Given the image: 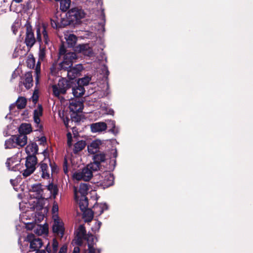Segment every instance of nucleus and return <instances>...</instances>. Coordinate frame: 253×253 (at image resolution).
<instances>
[{"label":"nucleus","mask_w":253,"mask_h":253,"mask_svg":"<svg viewBox=\"0 0 253 253\" xmlns=\"http://www.w3.org/2000/svg\"><path fill=\"white\" fill-rule=\"evenodd\" d=\"M39 150L38 146L36 142L30 143L26 147L25 151L28 155L25 163L26 169L24 170L22 174L24 177L30 175L35 170L36 165L38 163L36 154Z\"/></svg>","instance_id":"f257e3e1"},{"label":"nucleus","mask_w":253,"mask_h":253,"mask_svg":"<svg viewBox=\"0 0 253 253\" xmlns=\"http://www.w3.org/2000/svg\"><path fill=\"white\" fill-rule=\"evenodd\" d=\"M72 86L73 81L62 78L59 80L57 84L52 86L53 94L56 97H58L60 94H65Z\"/></svg>","instance_id":"f03ea898"},{"label":"nucleus","mask_w":253,"mask_h":253,"mask_svg":"<svg viewBox=\"0 0 253 253\" xmlns=\"http://www.w3.org/2000/svg\"><path fill=\"white\" fill-rule=\"evenodd\" d=\"M78 58L77 55L75 52H68L63 57V60L58 65V69L59 70L67 71L69 70L73 65L74 60H75Z\"/></svg>","instance_id":"7ed1b4c3"},{"label":"nucleus","mask_w":253,"mask_h":253,"mask_svg":"<svg viewBox=\"0 0 253 253\" xmlns=\"http://www.w3.org/2000/svg\"><path fill=\"white\" fill-rule=\"evenodd\" d=\"M25 27L26 28V35L24 42L30 50L36 42L34 31L32 25L29 23H27Z\"/></svg>","instance_id":"20e7f679"},{"label":"nucleus","mask_w":253,"mask_h":253,"mask_svg":"<svg viewBox=\"0 0 253 253\" xmlns=\"http://www.w3.org/2000/svg\"><path fill=\"white\" fill-rule=\"evenodd\" d=\"M67 14L70 21H72L74 25L79 23L80 20L84 16L83 10L77 7H74L69 10Z\"/></svg>","instance_id":"39448f33"},{"label":"nucleus","mask_w":253,"mask_h":253,"mask_svg":"<svg viewBox=\"0 0 253 253\" xmlns=\"http://www.w3.org/2000/svg\"><path fill=\"white\" fill-rule=\"evenodd\" d=\"M26 240L30 243V248L32 251L40 249L43 245L42 239L36 237L33 234H29L27 236Z\"/></svg>","instance_id":"423d86ee"},{"label":"nucleus","mask_w":253,"mask_h":253,"mask_svg":"<svg viewBox=\"0 0 253 253\" xmlns=\"http://www.w3.org/2000/svg\"><path fill=\"white\" fill-rule=\"evenodd\" d=\"M93 176L92 172L87 167L82 169L81 171L76 172L74 174V178L77 180L89 181Z\"/></svg>","instance_id":"0eeeda50"},{"label":"nucleus","mask_w":253,"mask_h":253,"mask_svg":"<svg viewBox=\"0 0 253 253\" xmlns=\"http://www.w3.org/2000/svg\"><path fill=\"white\" fill-rule=\"evenodd\" d=\"M83 70V66L81 64L76 65L74 67L72 66L67 72V76L69 80L72 81L74 79L80 76Z\"/></svg>","instance_id":"6e6552de"},{"label":"nucleus","mask_w":253,"mask_h":253,"mask_svg":"<svg viewBox=\"0 0 253 253\" xmlns=\"http://www.w3.org/2000/svg\"><path fill=\"white\" fill-rule=\"evenodd\" d=\"M87 234L84 225H80L77 231L75 237V243L76 245L81 246L83 244V240L86 237Z\"/></svg>","instance_id":"1a4fd4ad"},{"label":"nucleus","mask_w":253,"mask_h":253,"mask_svg":"<svg viewBox=\"0 0 253 253\" xmlns=\"http://www.w3.org/2000/svg\"><path fill=\"white\" fill-rule=\"evenodd\" d=\"M83 107V102L81 100L80 98L72 99L70 101V110L74 113L82 112Z\"/></svg>","instance_id":"9d476101"},{"label":"nucleus","mask_w":253,"mask_h":253,"mask_svg":"<svg viewBox=\"0 0 253 253\" xmlns=\"http://www.w3.org/2000/svg\"><path fill=\"white\" fill-rule=\"evenodd\" d=\"M43 114V108L41 104H38L37 109L34 111V121L35 124L37 125V127H39L40 129H42L43 126L42 125H40L41 119L40 117Z\"/></svg>","instance_id":"9b49d317"},{"label":"nucleus","mask_w":253,"mask_h":253,"mask_svg":"<svg viewBox=\"0 0 253 253\" xmlns=\"http://www.w3.org/2000/svg\"><path fill=\"white\" fill-rule=\"evenodd\" d=\"M103 175L101 176V178H103V179L100 180V184L106 187L113 185L114 179L113 175L108 171L103 172Z\"/></svg>","instance_id":"f8f14e48"},{"label":"nucleus","mask_w":253,"mask_h":253,"mask_svg":"<svg viewBox=\"0 0 253 253\" xmlns=\"http://www.w3.org/2000/svg\"><path fill=\"white\" fill-rule=\"evenodd\" d=\"M75 51L89 57L93 54L92 49L88 44H79L75 47Z\"/></svg>","instance_id":"ddd939ff"},{"label":"nucleus","mask_w":253,"mask_h":253,"mask_svg":"<svg viewBox=\"0 0 253 253\" xmlns=\"http://www.w3.org/2000/svg\"><path fill=\"white\" fill-rule=\"evenodd\" d=\"M72 93L74 96L77 98H80L84 93L85 89L82 85L76 84L73 82V86L71 87Z\"/></svg>","instance_id":"4468645a"},{"label":"nucleus","mask_w":253,"mask_h":253,"mask_svg":"<svg viewBox=\"0 0 253 253\" xmlns=\"http://www.w3.org/2000/svg\"><path fill=\"white\" fill-rule=\"evenodd\" d=\"M64 230L62 222H60L58 219L55 220L52 226L53 232L57 235H60L62 237L64 234Z\"/></svg>","instance_id":"2eb2a0df"},{"label":"nucleus","mask_w":253,"mask_h":253,"mask_svg":"<svg viewBox=\"0 0 253 253\" xmlns=\"http://www.w3.org/2000/svg\"><path fill=\"white\" fill-rule=\"evenodd\" d=\"M107 124L104 122L93 123L90 126L91 130L93 132H101L107 129Z\"/></svg>","instance_id":"dca6fc26"},{"label":"nucleus","mask_w":253,"mask_h":253,"mask_svg":"<svg viewBox=\"0 0 253 253\" xmlns=\"http://www.w3.org/2000/svg\"><path fill=\"white\" fill-rule=\"evenodd\" d=\"M39 166H40V170L42 172V177L48 179L50 178V173L48 167L46 163L41 162Z\"/></svg>","instance_id":"f3484780"},{"label":"nucleus","mask_w":253,"mask_h":253,"mask_svg":"<svg viewBox=\"0 0 253 253\" xmlns=\"http://www.w3.org/2000/svg\"><path fill=\"white\" fill-rule=\"evenodd\" d=\"M19 134L26 135L32 131V127L30 124L22 123L18 128Z\"/></svg>","instance_id":"a211bd4d"},{"label":"nucleus","mask_w":253,"mask_h":253,"mask_svg":"<svg viewBox=\"0 0 253 253\" xmlns=\"http://www.w3.org/2000/svg\"><path fill=\"white\" fill-rule=\"evenodd\" d=\"M59 243L56 238L52 240L51 247L50 246V243L48 242L45 247V250L48 253H57L58 250Z\"/></svg>","instance_id":"6ab92c4d"},{"label":"nucleus","mask_w":253,"mask_h":253,"mask_svg":"<svg viewBox=\"0 0 253 253\" xmlns=\"http://www.w3.org/2000/svg\"><path fill=\"white\" fill-rule=\"evenodd\" d=\"M101 143L100 141L94 140L93 141L87 146V150L88 153L92 154H95L99 151V146Z\"/></svg>","instance_id":"aec40b11"},{"label":"nucleus","mask_w":253,"mask_h":253,"mask_svg":"<svg viewBox=\"0 0 253 253\" xmlns=\"http://www.w3.org/2000/svg\"><path fill=\"white\" fill-rule=\"evenodd\" d=\"M23 84L27 89H30L33 85V80L32 73L27 72L25 74V80Z\"/></svg>","instance_id":"412c9836"},{"label":"nucleus","mask_w":253,"mask_h":253,"mask_svg":"<svg viewBox=\"0 0 253 253\" xmlns=\"http://www.w3.org/2000/svg\"><path fill=\"white\" fill-rule=\"evenodd\" d=\"M93 209L94 213L99 216L103 213L104 210H108V206L106 203L97 204L94 205Z\"/></svg>","instance_id":"4be33fe9"},{"label":"nucleus","mask_w":253,"mask_h":253,"mask_svg":"<svg viewBox=\"0 0 253 253\" xmlns=\"http://www.w3.org/2000/svg\"><path fill=\"white\" fill-rule=\"evenodd\" d=\"M59 17H61V14L57 11L55 14L54 17L50 19L51 25L53 28L55 29L61 28L59 22Z\"/></svg>","instance_id":"5701e85b"},{"label":"nucleus","mask_w":253,"mask_h":253,"mask_svg":"<svg viewBox=\"0 0 253 253\" xmlns=\"http://www.w3.org/2000/svg\"><path fill=\"white\" fill-rule=\"evenodd\" d=\"M17 138H16V135H12L8 139L5 141V146L6 149H11L13 148H16L17 146L16 140Z\"/></svg>","instance_id":"b1692460"},{"label":"nucleus","mask_w":253,"mask_h":253,"mask_svg":"<svg viewBox=\"0 0 253 253\" xmlns=\"http://www.w3.org/2000/svg\"><path fill=\"white\" fill-rule=\"evenodd\" d=\"M86 145L84 140H80L76 142L74 145L73 153L75 154L83 150Z\"/></svg>","instance_id":"393cba45"},{"label":"nucleus","mask_w":253,"mask_h":253,"mask_svg":"<svg viewBox=\"0 0 253 253\" xmlns=\"http://www.w3.org/2000/svg\"><path fill=\"white\" fill-rule=\"evenodd\" d=\"M79 205L82 211H84L88 208V199L86 196H81L79 200Z\"/></svg>","instance_id":"a878e982"},{"label":"nucleus","mask_w":253,"mask_h":253,"mask_svg":"<svg viewBox=\"0 0 253 253\" xmlns=\"http://www.w3.org/2000/svg\"><path fill=\"white\" fill-rule=\"evenodd\" d=\"M60 9L62 12H66L69 10L71 6V0H60Z\"/></svg>","instance_id":"bb28decb"},{"label":"nucleus","mask_w":253,"mask_h":253,"mask_svg":"<svg viewBox=\"0 0 253 253\" xmlns=\"http://www.w3.org/2000/svg\"><path fill=\"white\" fill-rule=\"evenodd\" d=\"M16 138H17L16 140L17 145L21 147H24L27 143L26 135L19 134L18 135H16Z\"/></svg>","instance_id":"cd10ccee"},{"label":"nucleus","mask_w":253,"mask_h":253,"mask_svg":"<svg viewBox=\"0 0 253 253\" xmlns=\"http://www.w3.org/2000/svg\"><path fill=\"white\" fill-rule=\"evenodd\" d=\"M47 189L52 194L53 198L55 199L58 195L59 191L57 185L51 182L47 186Z\"/></svg>","instance_id":"c85d7f7f"},{"label":"nucleus","mask_w":253,"mask_h":253,"mask_svg":"<svg viewBox=\"0 0 253 253\" xmlns=\"http://www.w3.org/2000/svg\"><path fill=\"white\" fill-rule=\"evenodd\" d=\"M59 22L61 28L66 27L70 25H74L72 21H70V19H69V16L66 13L65 17H59Z\"/></svg>","instance_id":"c756f323"},{"label":"nucleus","mask_w":253,"mask_h":253,"mask_svg":"<svg viewBox=\"0 0 253 253\" xmlns=\"http://www.w3.org/2000/svg\"><path fill=\"white\" fill-rule=\"evenodd\" d=\"M77 38L74 34H70L66 38V42L68 47H73L77 42Z\"/></svg>","instance_id":"7c9ffc66"},{"label":"nucleus","mask_w":253,"mask_h":253,"mask_svg":"<svg viewBox=\"0 0 253 253\" xmlns=\"http://www.w3.org/2000/svg\"><path fill=\"white\" fill-rule=\"evenodd\" d=\"M93 160L95 162H98L99 165L101 163L104 162L106 160V155L104 153H99L94 154Z\"/></svg>","instance_id":"2f4dec72"},{"label":"nucleus","mask_w":253,"mask_h":253,"mask_svg":"<svg viewBox=\"0 0 253 253\" xmlns=\"http://www.w3.org/2000/svg\"><path fill=\"white\" fill-rule=\"evenodd\" d=\"M27 104V99L24 97H19L16 102V105L18 109H24Z\"/></svg>","instance_id":"473e14b6"},{"label":"nucleus","mask_w":253,"mask_h":253,"mask_svg":"<svg viewBox=\"0 0 253 253\" xmlns=\"http://www.w3.org/2000/svg\"><path fill=\"white\" fill-rule=\"evenodd\" d=\"M83 212H84V216L85 218V221L88 222H90L93 218V211L87 208Z\"/></svg>","instance_id":"72a5a7b5"},{"label":"nucleus","mask_w":253,"mask_h":253,"mask_svg":"<svg viewBox=\"0 0 253 253\" xmlns=\"http://www.w3.org/2000/svg\"><path fill=\"white\" fill-rule=\"evenodd\" d=\"M41 60H39L37 63V64L35 67V73L36 74V76L35 78L36 80V84H39V79L40 77V74H41Z\"/></svg>","instance_id":"f704fd0d"},{"label":"nucleus","mask_w":253,"mask_h":253,"mask_svg":"<svg viewBox=\"0 0 253 253\" xmlns=\"http://www.w3.org/2000/svg\"><path fill=\"white\" fill-rule=\"evenodd\" d=\"M87 167L93 173V171H96L100 169L101 165L98 162L93 161L92 163H90L87 165Z\"/></svg>","instance_id":"c9c22d12"},{"label":"nucleus","mask_w":253,"mask_h":253,"mask_svg":"<svg viewBox=\"0 0 253 253\" xmlns=\"http://www.w3.org/2000/svg\"><path fill=\"white\" fill-rule=\"evenodd\" d=\"M89 190L88 185L86 184H81L80 185L79 192L81 194V196H86Z\"/></svg>","instance_id":"e433bc0d"},{"label":"nucleus","mask_w":253,"mask_h":253,"mask_svg":"<svg viewBox=\"0 0 253 253\" xmlns=\"http://www.w3.org/2000/svg\"><path fill=\"white\" fill-rule=\"evenodd\" d=\"M91 80V78L89 77H85L81 79H79L78 80L77 82V84L79 85H82L83 87L84 85H87L89 82Z\"/></svg>","instance_id":"4c0bfd02"},{"label":"nucleus","mask_w":253,"mask_h":253,"mask_svg":"<svg viewBox=\"0 0 253 253\" xmlns=\"http://www.w3.org/2000/svg\"><path fill=\"white\" fill-rule=\"evenodd\" d=\"M42 186V185L40 183L37 184H33L32 186V189L30 191L34 192H36L38 195H41L42 193L43 192Z\"/></svg>","instance_id":"58836bf2"},{"label":"nucleus","mask_w":253,"mask_h":253,"mask_svg":"<svg viewBox=\"0 0 253 253\" xmlns=\"http://www.w3.org/2000/svg\"><path fill=\"white\" fill-rule=\"evenodd\" d=\"M42 34L43 35V42L45 45H48L50 40L48 38L47 32L46 30V27L44 25H42Z\"/></svg>","instance_id":"ea45409f"},{"label":"nucleus","mask_w":253,"mask_h":253,"mask_svg":"<svg viewBox=\"0 0 253 253\" xmlns=\"http://www.w3.org/2000/svg\"><path fill=\"white\" fill-rule=\"evenodd\" d=\"M46 57V47L40 46V50L39 52V60L43 61Z\"/></svg>","instance_id":"a19ab883"},{"label":"nucleus","mask_w":253,"mask_h":253,"mask_svg":"<svg viewBox=\"0 0 253 253\" xmlns=\"http://www.w3.org/2000/svg\"><path fill=\"white\" fill-rule=\"evenodd\" d=\"M94 239L95 237L92 234H87V235L84 240L87 241V245H89L90 243L92 245H94L95 244Z\"/></svg>","instance_id":"79ce46f5"},{"label":"nucleus","mask_w":253,"mask_h":253,"mask_svg":"<svg viewBox=\"0 0 253 253\" xmlns=\"http://www.w3.org/2000/svg\"><path fill=\"white\" fill-rule=\"evenodd\" d=\"M39 98L38 90L35 89L32 96L30 99L32 100L34 104H36L39 100Z\"/></svg>","instance_id":"37998d69"},{"label":"nucleus","mask_w":253,"mask_h":253,"mask_svg":"<svg viewBox=\"0 0 253 253\" xmlns=\"http://www.w3.org/2000/svg\"><path fill=\"white\" fill-rule=\"evenodd\" d=\"M108 126L109 127H111V128L110 129L109 131L115 133V127H116V125H115V122L114 120H109L108 121L107 126Z\"/></svg>","instance_id":"c03bdc74"},{"label":"nucleus","mask_w":253,"mask_h":253,"mask_svg":"<svg viewBox=\"0 0 253 253\" xmlns=\"http://www.w3.org/2000/svg\"><path fill=\"white\" fill-rule=\"evenodd\" d=\"M41 32H41V27L40 26L37 27H36V35H37L36 40L40 43H41L42 42Z\"/></svg>","instance_id":"a18cd8bd"},{"label":"nucleus","mask_w":253,"mask_h":253,"mask_svg":"<svg viewBox=\"0 0 253 253\" xmlns=\"http://www.w3.org/2000/svg\"><path fill=\"white\" fill-rule=\"evenodd\" d=\"M26 63L28 68H34L35 66V59L34 58H29Z\"/></svg>","instance_id":"49530a36"},{"label":"nucleus","mask_w":253,"mask_h":253,"mask_svg":"<svg viewBox=\"0 0 253 253\" xmlns=\"http://www.w3.org/2000/svg\"><path fill=\"white\" fill-rule=\"evenodd\" d=\"M68 52H67V50L66 49L65 46L63 44H62L59 48V56L63 55V57H64V55L66 54Z\"/></svg>","instance_id":"de8ad7c7"},{"label":"nucleus","mask_w":253,"mask_h":253,"mask_svg":"<svg viewBox=\"0 0 253 253\" xmlns=\"http://www.w3.org/2000/svg\"><path fill=\"white\" fill-rule=\"evenodd\" d=\"M50 166L51 167L52 173H57L58 172V168L56 164L53 162V163H50Z\"/></svg>","instance_id":"09e8293b"},{"label":"nucleus","mask_w":253,"mask_h":253,"mask_svg":"<svg viewBox=\"0 0 253 253\" xmlns=\"http://www.w3.org/2000/svg\"><path fill=\"white\" fill-rule=\"evenodd\" d=\"M67 145L69 147L72 146V136L71 132H69L67 134Z\"/></svg>","instance_id":"8fccbe9b"},{"label":"nucleus","mask_w":253,"mask_h":253,"mask_svg":"<svg viewBox=\"0 0 253 253\" xmlns=\"http://www.w3.org/2000/svg\"><path fill=\"white\" fill-rule=\"evenodd\" d=\"M14 162V158H9L7 159V161L5 163L6 166L7 168L10 169V167L12 164H13Z\"/></svg>","instance_id":"3c124183"},{"label":"nucleus","mask_w":253,"mask_h":253,"mask_svg":"<svg viewBox=\"0 0 253 253\" xmlns=\"http://www.w3.org/2000/svg\"><path fill=\"white\" fill-rule=\"evenodd\" d=\"M68 250V246L66 244H64L60 248L58 253H67Z\"/></svg>","instance_id":"603ef678"},{"label":"nucleus","mask_w":253,"mask_h":253,"mask_svg":"<svg viewBox=\"0 0 253 253\" xmlns=\"http://www.w3.org/2000/svg\"><path fill=\"white\" fill-rule=\"evenodd\" d=\"M58 211V205L57 203L55 202L53 203L52 208V212L53 213H55L57 212Z\"/></svg>","instance_id":"864d4df0"},{"label":"nucleus","mask_w":253,"mask_h":253,"mask_svg":"<svg viewBox=\"0 0 253 253\" xmlns=\"http://www.w3.org/2000/svg\"><path fill=\"white\" fill-rule=\"evenodd\" d=\"M88 246V253H95V249L94 248V245H92L91 244L87 245Z\"/></svg>","instance_id":"5fc2aeb1"},{"label":"nucleus","mask_w":253,"mask_h":253,"mask_svg":"<svg viewBox=\"0 0 253 253\" xmlns=\"http://www.w3.org/2000/svg\"><path fill=\"white\" fill-rule=\"evenodd\" d=\"M67 160H65L64 162V166H63V170L65 173H67L68 172V169H67Z\"/></svg>","instance_id":"6e6d98bb"},{"label":"nucleus","mask_w":253,"mask_h":253,"mask_svg":"<svg viewBox=\"0 0 253 253\" xmlns=\"http://www.w3.org/2000/svg\"><path fill=\"white\" fill-rule=\"evenodd\" d=\"M47 231V228H46V227H42V231L41 232L37 231L35 232V233L40 234H43V233H45Z\"/></svg>","instance_id":"4d7b16f0"},{"label":"nucleus","mask_w":253,"mask_h":253,"mask_svg":"<svg viewBox=\"0 0 253 253\" xmlns=\"http://www.w3.org/2000/svg\"><path fill=\"white\" fill-rule=\"evenodd\" d=\"M39 140L41 141V144L44 143L46 142V139L45 136H42L41 137Z\"/></svg>","instance_id":"13d9d810"},{"label":"nucleus","mask_w":253,"mask_h":253,"mask_svg":"<svg viewBox=\"0 0 253 253\" xmlns=\"http://www.w3.org/2000/svg\"><path fill=\"white\" fill-rule=\"evenodd\" d=\"M80 249L79 247H76L74 248V250L72 253H80Z\"/></svg>","instance_id":"bf43d9fd"},{"label":"nucleus","mask_w":253,"mask_h":253,"mask_svg":"<svg viewBox=\"0 0 253 253\" xmlns=\"http://www.w3.org/2000/svg\"><path fill=\"white\" fill-rule=\"evenodd\" d=\"M36 251V253H46V251L44 250H40V249H38Z\"/></svg>","instance_id":"052dcab7"},{"label":"nucleus","mask_w":253,"mask_h":253,"mask_svg":"<svg viewBox=\"0 0 253 253\" xmlns=\"http://www.w3.org/2000/svg\"><path fill=\"white\" fill-rule=\"evenodd\" d=\"M69 120L68 118L66 119V121H65V120H64V124H65V125L66 126H68V122H69Z\"/></svg>","instance_id":"680f3d73"},{"label":"nucleus","mask_w":253,"mask_h":253,"mask_svg":"<svg viewBox=\"0 0 253 253\" xmlns=\"http://www.w3.org/2000/svg\"><path fill=\"white\" fill-rule=\"evenodd\" d=\"M113 156L114 158H116L117 157V150H115V152H113Z\"/></svg>","instance_id":"e2e57ef3"},{"label":"nucleus","mask_w":253,"mask_h":253,"mask_svg":"<svg viewBox=\"0 0 253 253\" xmlns=\"http://www.w3.org/2000/svg\"><path fill=\"white\" fill-rule=\"evenodd\" d=\"M18 52V49L17 47H16L14 50V54H15V56L16 57L17 55L16 54L17 52Z\"/></svg>","instance_id":"0e129e2a"},{"label":"nucleus","mask_w":253,"mask_h":253,"mask_svg":"<svg viewBox=\"0 0 253 253\" xmlns=\"http://www.w3.org/2000/svg\"><path fill=\"white\" fill-rule=\"evenodd\" d=\"M101 16H102L103 19H104V18H105V13H104V12L103 10H102Z\"/></svg>","instance_id":"69168bd1"},{"label":"nucleus","mask_w":253,"mask_h":253,"mask_svg":"<svg viewBox=\"0 0 253 253\" xmlns=\"http://www.w3.org/2000/svg\"><path fill=\"white\" fill-rule=\"evenodd\" d=\"M54 69H55V68L53 66L50 68L51 72L52 73V74H53V70H54Z\"/></svg>","instance_id":"338daca9"},{"label":"nucleus","mask_w":253,"mask_h":253,"mask_svg":"<svg viewBox=\"0 0 253 253\" xmlns=\"http://www.w3.org/2000/svg\"><path fill=\"white\" fill-rule=\"evenodd\" d=\"M42 153L43 154L44 156H45V155L47 154V150L45 149L44 150Z\"/></svg>","instance_id":"774afa93"}]
</instances>
